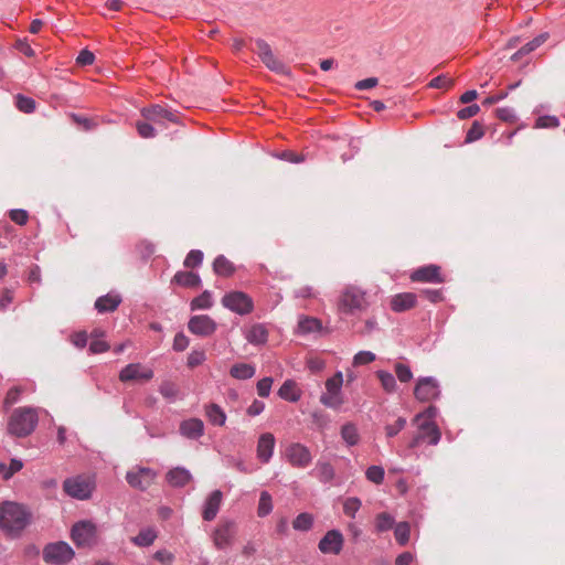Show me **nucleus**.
<instances>
[{"mask_svg": "<svg viewBox=\"0 0 565 565\" xmlns=\"http://www.w3.org/2000/svg\"><path fill=\"white\" fill-rule=\"evenodd\" d=\"M411 529L407 522H401L395 526L394 535L399 545H405L409 541Z\"/></svg>", "mask_w": 565, "mask_h": 565, "instance_id": "nucleus-34", "label": "nucleus"}, {"mask_svg": "<svg viewBox=\"0 0 565 565\" xmlns=\"http://www.w3.org/2000/svg\"><path fill=\"white\" fill-rule=\"evenodd\" d=\"M375 360V354L370 351H360L354 355L353 364L354 365H364L373 362Z\"/></svg>", "mask_w": 565, "mask_h": 565, "instance_id": "nucleus-54", "label": "nucleus"}, {"mask_svg": "<svg viewBox=\"0 0 565 565\" xmlns=\"http://www.w3.org/2000/svg\"><path fill=\"white\" fill-rule=\"evenodd\" d=\"M497 117L505 122H514L516 119L515 113L510 107H501L495 110Z\"/></svg>", "mask_w": 565, "mask_h": 565, "instance_id": "nucleus-55", "label": "nucleus"}, {"mask_svg": "<svg viewBox=\"0 0 565 565\" xmlns=\"http://www.w3.org/2000/svg\"><path fill=\"white\" fill-rule=\"evenodd\" d=\"M201 282V279L198 274L194 273H179V285L185 287H198Z\"/></svg>", "mask_w": 565, "mask_h": 565, "instance_id": "nucleus-42", "label": "nucleus"}, {"mask_svg": "<svg viewBox=\"0 0 565 565\" xmlns=\"http://www.w3.org/2000/svg\"><path fill=\"white\" fill-rule=\"evenodd\" d=\"M366 478L371 482H374L376 484H381L384 479V469L380 466H371L366 470Z\"/></svg>", "mask_w": 565, "mask_h": 565, "instance_id": "nucleus-45", "label": "nucleus"}, {"mask_svg": "<svg viewBox=\"0 0 565 565\" xmlns=\"http://www.w3.org/2000/svg\"><path fill=\"white\" fill-rule=\"evenodd\" d=\"M315 471L317 478L323 483L331 482L335 477V470L328 461L319 460L316 465Z\"/></svg>", "mask_w": 565, "mask_h": 565, "instance_id": "nucleus-28", "label": "nucleus"}, {"mask_svg": "<svg viewBox=\"0 0 565 565\" xmlns=\"http://www.w3.org/2000/svg\"><path fill=\"white\" fill-rule=\"evenodd\" d=\"M440 394L439 385L434 377H422L417 381L414 395L419 402H430Z\"/></svg>", "mask_w": 565, "mask_h": 565, "instance_id": "nucleus-15", "label": "nucleus"}, {"mask_svg": "<svg viewBox=\"0 0 565 565\" xmlns=\"http://www.w3.org/2000/svg\"><path fill=\"white\" fill-rule=\"evenodd\" d=\"M236 535V522L232 520H221L212 533V541L216 548L224 550L234 543Z\"/></svg>", "mask_w": 565, "mask_h": 565, "instance_id": "nucleus-8", "label": "nucleus"}, {"mask_svg": "<svg viewBox=\"0 0 565 565\" xmlns=\"http://www.w3.org/2000/svg\"><path fill=\"white\" fill-rule=\"evenodd\" d=\"M109 350V344L102 339H93L89 344V351L93 354L103 353Z\"/></svg>", "mask_w": 565, "mask_h": 565, "instance_id": "nucleus-60", "label": "nucleus"}, {"mask_svg": "<svg viewBox=\"0 0 565 565\" xmlns=\"http://www.w3.org/2000/svg\"><path fill=\"white\" fill-rule=\"evenodd\" d=\"M9 216H10L11 221L18 225H25L29 220L28 212L22 209L11 210L9 212Z\"/></svg>", "mask_w": 565, "mask_h": 565, "instance_id": "nucleus-52", "label": "nucleus"}, {"mask_svg": "<svg viewBox=\"0 0 565 565\" xmlns=\"http://www.w3.org/2000/svg\"><path fill=\"white\" fill-rule=\"evenodd\" d=\"M157 539V532L152 527L143 529L137 536L132 539V542L138 546H149Z\"/></svg>", "mask_w": 565, "mask_h": 565, "instance_id": "nucleus-31", "label": "nucleus"}, {"mask_svg": "<svg viewBox=\"0 0 565 565\" xmlns=\"http://www.w3.org/2000/svg\"><path fill=\"white\" fill-rule=\"evenodd\" d=\"M545 41L544 35H540L534 40L527 42L523 45L513 56L512 58H518L519 56L525 55L537 49Z\"/></svg>", "mask_w": 565, "mask_h": 565, "instance_id": "nucleus-39", "label": "nucleus"}, {"mask_svg": "<svg viewBox=\"0 0 565 565\" xmlns=\"http://www.w3.org/2000/svg\"><path fill=\"white\" fill-rule=\"evenodd\" d=\"M213 270L217 276L230 277L235 273V266L224 255H218L213 262Z\"/></svg>", "mask_w": 565, "mask_h": 565, "instance_id": "nucleus-27", "label": "nucleus"}, {"mask_svg": "<svg viewBox=\"0 0 565 565\" xmlns=\"http://www.w3.org/2000/svg\"><path fill=\"white\" fill-rule=\"evenodd\" d=\"M367 306L365 291L353 285L344 287L338 300V309L342 313L353 315L365 310Z\"/></svg>", "mask_w": 565, "mask_h": 565, "instance_id": "nucleus-4", "label": "nucleus"}, {"mask_svg": "<svg viewBox=\"0 0 565 565\" xmlns=\"http://www.w3.org/2000/svg\"><path fill=\"white\" fill-rule=\"evenodd\" d=\"M256 53L265 66L277 74H288V67L273 52L270 45L263 39L255 41Z\"/></svg>", "mask_w": 565, "mask_h": 565, "instance_id": "nucleus-10", "label": "nucleus"}, {"mask_svg": "<svg viewBox=\"0 0 565 565\" xmlns=\"http://www.w3.org/2000/svg\"><path fill=\"white\" fill-rule=\"evenodd\" d=\"M395 373H396L397 379L402 383L409 382L413 377V373H412L411 369L403 363L395 364Z\"/></svg>", "mask_w": 565, "mask_h": 565, "instance_id": "nucleus-50", "label": "nucleus"}, {"mask_svg": "<svg viewBox=\"0 0 565 565\" xmlns=\"http://www.w3.org/2000/svg\"><path fill=\"white\" fill-rule=\"evenodd\" d=\"M418 434H425L429 445H437L440 441L441 433L434 420H424L417 424Z\"/></svg>", "mask_w": 565, "mask_h": 565, "instance_id": "nucleus-24", "label": "nucleus"}, {"mask_svg": "<svg viewBox=\"0 0 565 565\" xmlns=\"http://www.w3.org/2000/svg\"><path fill=\"white\" fill-rule=\"evenodd\" d=\"M141 117L136 121V129L141 138H153L177 122L174 111L159 104L142 108Z\"/></svg>", "mask_w": 565, "mask_h": 565, "instance_id": "nucleus-1", "label": "nucleus"}, {"mask_svg": "<svg viewBox=\"0 0 565 565\" xmlns=\"http://www.w3.org/2000/svg\"><path fill=\"white\" fill-rule=\"evenodd\" d=\"M21 394H22V388L19 386H14L11 390H9V392L7 393V396L4 398V402H3L4 406L9 407V406L15 404L19 401Z\"/></svg>", "mask_w": 565, "mask_h": 565, "instance_id": "nucleus-58", "label": "nucleus"}, {"mask_svg": "<svg viewBox=\"0 0 565 565\" xmlns=\"http://www.w3.org/2000/svg\"><path fill=\"white\" fill-rule=\"evenodd\" d=\"M275 437L270 433L260 435L257 443V457L263 462H268L273 456Z\"/></svg>", "mask_w": 565, "mask_h": 565, "instance_id": "nucleus-20", "label": "nucleus"}, {"mask_svg": "<svg viewBox=\"0 0 565 565\" xmlns=\"http://www.w3.org/2000/svg\"><path fill=\"white\" fill-rule=\"evenodd\" d=\"M417 303V296L413 292H402L392 297L391 308L395 312H403L414 308Z\"/></svg>", "mask_w": 565, "mask_h": 565, "instance_id": "nucleus-19", "label": "nucleus"}, {"mask_svg": "<svg viewBox=\"0 0 565 565\" xmlns=\"http://www.w3.org/2000/svg\"><path fill=\"white\" fill-rule=\"evenodd\" d=\"M246 340L254 345H262L267 342L268 330L263 323H254L245 331Z\"/></svg>", "mask_w": 565, "mask_h": 565, "instance_id": "nucleus-23", "label": "nucleus"}, {"mask_svg": "<svg viewBox=\"0 0 565 565\" xmlns=\"http://www.w3.org/2000/svg\"><path fill=\"white\" fill-rule=\"evenodd\" d=\"M376 374L385 392L393 393L396 390V381L391 373L386 371H379Z\"/></svg>", "mask_w": 565, "mask_h": 565, "instance_id": "nucleus-35", "label": "nucleus"}, {"mask_svg": "<svg viewBox=\"0 0 565 565\" xmlns=\"http://www.w3.org/2000/svg\"><path fill=\"white\" fill-rule=\"evenodd\" d=\"M273 385L271 377H264L257 383V393L260 397H267L270 393Z\"/></svg>", "mask_w": 565, "mask_h": 565, "instance_id": "nucleus-57", "label": "nucleus"}, {"mask_svg": "<svg viewBox=\"0 0 565 565\" xmlns=\"http://www.w3.org/2000/svg\"><path fill=\"white\" fill-rule=\"evenodd\" d=\"M362 502L359 498H348L343 503V512L345 515L354 518L356 512L360 510Z\"/></svg>", "mask_w": 565, "mask_h": 565, "instance_id": "nucleus-40", "label": "nucleus"}, {"mask_svg": "<svg viewBox=\"0 0 565 565\" xmlns=\"http://www.w3.org/2000/svg\"><path fill=\"white\" fill-rule=\"evenodd\" d=\"M205 415L209 422L216 426H223L226 420V415L217 404H210L205 407Z\"/></svg>", "mask_w": 565, "mask_h": 565, "instance_id": "nucleus-29", "label": "nucleus"}, {"mask_svg": "<svg viewBox=\"0 0 565 565\" xmlns=\"http://www.w3.org/2000/svg\"><path fill=\"white\" fill-rule=\"evenodd\" d=\"M43 561L50 565H64L71 562L75 555L73 548L66 542H55L43 548Z\"/></svg>", "mask_w": 565, "mask_h": 565, "instance_id": "nucleus-5", "label": "nucleus"}, {"mask_svg": "<svg viewBox=\"0 0 565 565\" xmlns=\"http://www.w3.org/2000/svg\"><path fill=\"white\" fill-rule=\"evenodd\" d=\"M436 414H437V408L435 406L430 405L424 412L417 414L414 417L413 423L415 425H417L419 423H423L424 420H434V418L436 417Z\"/></svg>", "mask_w": 565, "mask_h": 565, "instance_id": "nucleus-51", "label": "nucleus"}, {"mask_svg": "<svg viewBox=\"0 0 565 565\" xmlns=\"http://www.w3.org/2000/svg\"><path fill=\"white\" fill-rule=\"evenodd\" d=\"M484 135V130L481 124L475 121L466 136V142H473L479 140Z\"/></svg>", "mask_w": 565, "mask_h": 565, "instance_id": "nucleus-46", "label": "nucleus"}, {"mask_svg": "<svg viewBox=\"0 0 565 565\" xmlns=\"http://www.w3.org/2000/svg\"><path fill=\"white\" fill-rule=\"evenodd\" d=\"M180 433L190 439H198L204 433V424L199 418H190L180 424Z\"/></svg>", "mask_w": 565, "mask_h": 565, "instance_id": "nucleus-22", "label": "nucleus"}, {"mask_svg": "<svg viewBox=\"0 0 565 565\" xmlns=\"http://www.w3.org/2000/svg\"><path fill=\"white\" fill-rule=\"evenodd\" d=\"M216 322L206 315L194 316L190 319L188 328L190 332L201 337H209L216 330Z\"/></svg>", "mask_w": 565, "mask_h": 565, "instance_id": "nucleus-18", "label": "nucleus"}, {"mask_svg": "<svg viewBox=\"0 0 565 565\" xmlns=\"http://www.w3.org/2000/svg\"><path fill=\"white\" fill-rule=\"evenodd\" d=\"M31 513L22 504L6 501L0 504V529L18 536L30 523Z\"/></svg>", "mask_w": 565, "mask_h": 565, "instance_id": "nucleus-2", "label": "nucleus"}, {"mask_svg": "<svg viewBox=\"0 0 565 565\" xmlns=\"http://www.w3.org/2000/svg\"><path fill=\"white\" fill-rule=\"evenodd\" d=\"M71 537L77 547H89L97 542V527L92 521H79L72 526Z\"/></svg>", "mask_w": 565, "mask_h": 565, "instance_id": "nucleus-7", "label": "nucleus"}, {"mask_svg": "<svg viewBox=\"0 0 565 565\" xmlns=\"http://www.w3.org/2000/svg\"><path fill=\"white\" fill-rule=\"evenodd\" d=\"M480 111V107L477 104L469 105L457 113V117L461 120L471 118Z\"/></svg>", "mask_w": 565, "mask_h": 565, "instance_id": "nucleus-59", "label": "nucleus"}, {"mask_svg": "<svg viewBox=\"0 0 565 565\" xmlns=\"http://www.w3.org/2000/svg\"><path fill=\"white\" fill-rule=\"evenodd\" d=\"M121 298L118 295H105L95 301V308L98 312H111L117 309V307L120 305Z\"/></svg>", "mask_w": 565, "mask_h": 565, "instance_id": "nucleus-26", "label": "nucleus"}, {"mask_svg": "<svg viewBox=\"0 0 565 565\" xmlns=\"http://www.w3.org/2000/svg\"><path fill=\"white\" fill-rule=\"evenodd\" d=\"M222 306L239 316H246L254 310V301L246 292L231 291L222 297Z\"/></svg>", "mask_w": 565, "mask_h": 565, "instance_id": "nucleus-6", "label": "nucleus"}, {"mask_svg": "<svg viewBox=\"0 0 565 565\" xmlns=\"http://www.w3.org/2000/svg\"><path fill=\"white\" fill-rule=\"evenodd\" d=\"M23 468V462L19 459H11L10 466L7 467L4 465V480H9L13 477L14 473L20 471Z\"/></svg>", "mask_w": 565, "mask_h": 565, "instance_id": "nucleus-56", "label": "nucleus"}, {"mask_svg": "<svg viewBox=\"0 0 565 565\" xmlns=\"http://www.w3.org/2000/svg\"><path fill=\"white\" fill-rule=\"evenodd\" d=\"M205 352L203 350H193L186 358V366L194 369L205 361Z\"/></svg>", "mask_w": 565, "mask_h": 565, "instance_id": "nucleus-44", "label": "nucleus"}, {"mask_svg": "<svg viewBox=\"0 0 565 565\" xmlns=\"http://www.w3.org/2000/svg\"><path fill=\"white\" fill-rule=\"evenodd\" d=\"M203 260V253L199 249L191 250L184 259V266L192 268L199 266Z\"/></svg>", "mask_w": 565, "mask_h": 565, "instance_id": "nucleus-47", "label": "nucleus"}, {"mask_svg": "<svg viewBox=\"0 0 565 565\" xmlns=\"http://www.w3.org/2000/svg\"><path fill=\"white\" fill-rule=\"evenodd\" d=\"M39 422L38 409L29 406L15 408L8 418L7 431L17 438L31 435Z\"/></svg>", "mask_w": 565, "mask_h": 565, "instance_id": "nucleus-3", "label": "nucleus"}, {"mask_svg": "<svg viewBox=\"0 0 565 565\" xmlns=\"http://www.w3.org/2000/svg\"><path fill=\"white\" fill-rule=\"evenodd\" d=\"M94 54L88 50H82L76 58L77 64L79 65H90L94 62Z\"/></svg>", "mask_w": 565, "mask_h": 565, "instance_id": "nucleus-62", "label": "nucleus"}, {"mask_svg": "<svg viewBox=\"0 0 565 565\" xmlns=\"http://www.w3.org/2000/svg\"><path fill=\"white\" fill-rule=\"evenodd\" d=\"M559 126V120L555 116H541L536 119V128H556Z\"/></svg>", "mask_w": 565, "mask_h": 565, "instance_id": "nucleus-49", "label": "nucleus"}, {"mask_svg": "<svg viewBox=\"0 0 565 565\" xmlns=\"http://www.w3.org/2000/svg\"><path fill=\"white\" fill-rule=\"evenodd\" d=\"M394 525V519L391 514L386 512H382L376 516V530L379 532H384L392 529Z\"/></svg>", "mask_w": 565, "mask_h": 565, "instance_id": "nucleus-41", "label": "nucleus"}, {"mask_svg": "<svg viewBox=\"0 0 565 565\" xmlns=\"http://www.w3.org/2000/svg\"><path fill=\"white\" fill-rule=\"evenodd\" d=\"M344 537L338 530L328 531L319 542V550L323 554L338 555L343 547Z\"/></svg>", "mask_w": 565, "mask_h": 565, "instance_id": "nucleus-17", "label": "nucleus"}, {"mask_svg": "<svg viewBox=\"0 0 565 565\" xmlns=\"http://www.w3.org/2000/svg\"><path fill=\"white\" fill-rule=\"evenodd\" d=\"M454 85V81L445 75H439L433 78L429 83V86L433 88H443L448 89Z\"/></svg>", "mask_w": 565, "mask_h": 565, "instance_id": "nucleus-53", "label": "nucleus"}, {"mask_svg": "<svg viewBox=\"0 0 565 565\" xmlns=\"http://www.w3.org/2000/svg\"><path fill=\"white\" fill-rule=\"evenodd\" d=\"M212 306L211 294L209 291L202 292L191 301V309H209Z\"/></svg>", "mask_w": 565, "mask_h": 565, "instance_id": "nucleus-37", "label": "nucleus"}, {"mask_svg": "<svg viewBox=\"0 0 565 565\" xmlns=\"http://www.w3.org/2000/svg\"><path fill=\"white\" fill-rule=\"evenodd\" d=\"M15 106L20 111L31 114L35 110V100L23 95H18L15 97Z\"/></svg>", "mask_w": 565, "mask_h": 565, "instance_id": "nucleus-36", "label": "nucleus"}, {"mask_svg": "<svg viewBox=\"0 0 565 565\" xmlns=\"http://www.w3.org/2000/svg\"><path fill=\"white\" fill-rule=\"evenodd\" d=\"M64 491L72 498L86 500L90 497L94 484L89 478L77 476L63 482Z\"/></svg>", "mask_w": 565, "mask_h": 565, "instance_id": "nucleus-11", "label": "nucleus"}, {"mask_svg": "<svg viewBox=\"0 0 565 565\" xmlns=\"http://www.w3.org/2000/svg\"><path fill=\"white\" fill-rule=\"evenodd\" d=\"M278 395L285 401L296 403L301 398V390L294 380H287L278 390Z\"/></svg>", "mask_w": 565, "mask_h": 565, "instance_id": "nucleus-25", "label": "nucleus"}, {"mask_svg": "<svg viewBox=\"0 0 565 565\" xmlns=\"http://www.w3.org/2000/svg\"><path fill=\"white\" fill-rule=\"evenodd\" d=\"M407 422L404 417H398L393 424L385 426V435L388 438L396 436L406 426Z\"/></svg>", "mask_w": 565, "mask_h": 565, "instance_id": "nucleus-43", "label": "nucleus"}, {"mask_svg": "<svg viewBox=\"0 0 565 565\" xmlns=\"http://www.w3.org/2000/svg\"><path fill=\"white\" fill-rule=\"evenodd\" d=\"M223 494L220 490H214L206 499L202 516L205 521H212L215 519L221 503Z\"/></svg>", "mask_w": 565, "mask_h": 565, "instance_id": "nucleus-21", "label": "nucleus"}, {"mask_svg": "<svg viewBox=\"0 0 565 565\" xmlns=\"http://www.w3.org/2000/svg\"><path fill=\"white\" fill-rule=\"evenodd\" d=\"M152 377L153 371L141 363H130L119 372V380L124 383H146Z\"/></svg>", "mask_w": 565, "mask_h": 565, "instance_id": "nucleus-12", "label": "nucleus"}, {"mask_svg": "<svg viewBox=\"0 0 565 565\" xmlns=\"http://www.w3.org/2000/svg\"><path fill=\"white\" fill-rule=\"evenodd\" d=\"M156 479V472L150 468L135 467L126 475L128 484L135 489L146 490Z\"/></svg>", "mask_w": 565, "mask_h": 565, "instance_id": "nucleus-13", "label": "nucleus"}, {"mask_svg": "<svg viewBox=\"0 0 565 565\" xmlns=\"http://www.w3.org/2000/svg\"><path fill=\"white\" fill-rule=\"evenodd\" d=\"M230 374L237 380H247L255 375V367L248 363H237L231 367Z\"/></svg>", "mask_w": 565, "mask_h": 565, "instance_id": "nucleus-30", "label": "nucleus"}, {"mask_svg": "<svg viewBox=\"0 0 565 565\" xmlns=\"http://www.w3.org/2000/svg\"><path fill=\"white\" fill-rule=\"evenodd\" d=\"M343 376L341 372H337L332 377L326 382L327 393L320 396V403L329 408H339L343 404L341 396V386Z\"/></svg>", "mask_w": 565, "mask_h": 565, "instance_id": "nucleus-9", "label": "nucleus"}, {"mask_svg": "<svg viewBox=\"0 0 565 565\" xmlns=\"http://www.w3.org/2000/svg\"><path fill=\"white\" fill-rule=\"evenodd\" d=\"M420 295L431 302H439L443 300V292L438 289H423Z\"/></svg>", "mask_w": 565, "mask_h": 565, "instance_id": "nucleus-61", "label": "nucleus"}, {"mask_svg": "<svg viewBox=\"0 0 565 565\" xmlns=\"http://www.w3.org/2000/svg\"><path fill=\"white\" fill-rule=\"evenodd\" d=\"M341 436L343 440L350 445L354 446L359 443V434L355 425L348 423L341 428Z\"/></svg>", "mask_w": 565, "mask_h": 565, "instance_id": "nucleus-33", "label": "nucleus"}, {"mask_svg": "<svg viewBox=\"0 0 565 565\" xmlns=\"http://www.w3.org/2000/svg\"><path fill=\"white\" fill-rule=\"evenodd\" d=\"M298 327L302 332H312L318 330L321 324L319 320L307 317L299 321Z\"/></svg>", "mask_w": 565, "mask_h": 565, "instance_id": "nucleus-48", "label": "nucleus"}, {"mask_svg": "<svg viewBox=\"0 0 565 565\" xmlns=\"http://www.w3.org/2000/svg\"><path fill=\"white\" fill-rule=\"evenodd\" d=\"M411 280L416 282L441 284L445 278L441 275V268L438 265H427L417 268L411 274Z\"/></svg>", "mask_w": 565, "mask_h": 565, "instance_id": "nucleus-16", "label": "nucleus"}, {"mask_svg": "<svg viewBox=\"0 0 565 565\" xmlns=\"http://www.w3.org/2000/svg\"><path fill=\"white\" fill-rule=\"evenodd\" d=\"M273 511V499L269 492L262 491L258 507H257V514L259 518H264L268 515Z\"/></svg>", "mask_w": 565, "mask_h": 565, "instance_id": "nucleus-32", "label": "nucleus"}, {"mask_svg": "<svg viewBox=\"0 0 565 565\" xmlns=\"http://www.w3.org/2000/svg\"><path fill=\"white\" fill-rule=\"evenodd\" d=\"M313 519L309 513H300L292 522V526L298 531H307L312 526Z\"/></svg>", "mask_w": 565, "mask_h": 565, "instance_id": "nucleus-38", "label": "nucleus"}, {"mask_svg": "<svg viewBox=\"0 0 565 565\" xmlns=\"http://www.w3.org/2000/svg\"><path fill=\"white\" fill-rule=\"evenodd\" d=\"M286 458L292 467L301 469L307 468L312 461L309 448L299 443L290 444L287 447Z\"/></svg>", "mask_w": 565, "mask_h": 565, "instance_id": "nucleus-14", "label": "nucleus"}, {"mask_svg": "<svg viewBox=\"0 0 565 565\" xmlns=\"http://www.w3.org/2000/svg\"><path fill=\"white\" fill-rule=\"evenodd\" d=\"M154 558L162 563L163 565H172L174 561V555L163 550L156 552Z\"/></svg>", "mask_w": 565, "mask_h": 565, "instance_id": "nucleus-63", "label": "nucleus"}, {"mask_svg": "<svg viewBox=\"0 0 565 565\" xmlns=\"http://www.w3.org/2000/svg\"><path fill=\"white\" fill-rule=\"evenodd\" d=\"M377 83H379V79L376 77H369V78L356 82L355 88L358 90L370 89V88L375 87L377 85Z\"/></svg>", "mask_w": 565, "mask_h": 565, "instance_id": "nucleus-64", "label": "nucleus"}]
</instances>
